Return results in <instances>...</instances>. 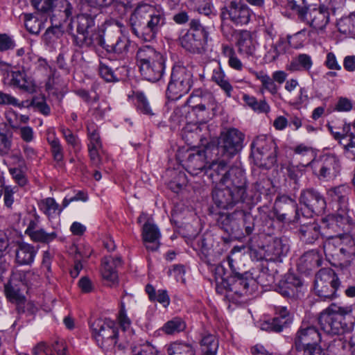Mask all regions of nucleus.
<instances>
[{"mask_svg": "<svg viewBox=\"0 0 355 355\" xmlns=\"http://www.w3.org/2000/svg\"><path fill=\"white\" fill-rule=\"evenodd\" d=\"M202 89L198 88L194 89L189 98L187 101V104L192 108V111L196 113L198 116V105L200 104V98L202 94Z\"/></svg>", "mask_w": 355, "mask_h": 355, "instance_id": "bf43d9fd", "label": "nucleus"}, {"mask_svg": "<svg viewBox=\"0 0 355 355\" xmlns=\"http://www.w3.org/2000/svg\"><path fill=\"white\" fill-rule=\"evenodd\" d=\"M245 135L236 128H232L220 133L217 150L227 159L235 155L243 148Z\"/></svg>", "mask_w": 355, "mask_h": 355, "instance_id": "ddd939ff", "label": "nucleus"}, {"mask_svg": "<svg viewBox=\"0 0 355 355\" xmlns=\"http://www.w3.org/2000/svg\"><path fill=\"white\" fill-rule=\"evenodd\" d=\"M300 202L312 213L321 214L325 209L326 201L323 196L313 189H307L301 192Z\"/></svg>", "mask_w": 355, "mask_h": 355, "instance_id": "6ab92c4d", "label": "nucleus"}, {"mask_svg": "<svg viewBox=\"0 0 355 355\" xmlns=\"http://www.w3.org/2000/svg\"><path fill=\"white\" fill-rule=\"evenodd\" d=\"M352 306H340L331 303L318 317L321 329L328 334L339 335L347 329L345 316L352 313Z\"/></svg>", "mask_w": 355, "mask_h": 355, "instance_id": "423d86ee", "label": "nucleus"}, {"mask_svg": "<svg viewBox=\"0 0 355 355\" xmlns=\"http://www.w3.org/2000/svg\"><path fill=\"white\" fill-rule=\"evenodd\" d=\"M137 64L141 76L150 82H157L164 76L165 59L150 46L140 47L136 54Z\"/></svg>", "mask_w": 355, "mask_h": 355, "instance_id": "39448f33", "label": "nucleus"}, {"mask_svg": "<svg viewBox=\"0 0 355 355\" xmlns=\"http://www.w3.org/2000/svg\"><path fill=\"white\" fill-rule=\"evenodd\" d=\"M132 33L139 38L150 42L166 23L163 9L148 3L139 4L130 17Z\"/></svg>", "mask_w": 355, "mask_h": 355, "instance_id": "7ed1b4c3", "label": "nucleus"}, {"mask_svg": "<svg viewBox=\"0 0 355 355\" xmlns=\"http://www.w3.org/2000/svg\"><path fill=\"white\" fill-rule=\"evenodd\" d=\"M186 329L185 322L175 317L167 321L161 328V331L167 335H173L183 331Z\"/></svg>", "mask_w": 355, "mask_h": 355, "instance_id": "58836bf2", "label": "nucleus"}, {"mask_svg": "<svg viewBox=\"0 0 355 355\" xmlns=\"http://www.w3.org/2000/svg\"><path fill=\"white\" fill-rule=\"evenodd\" d=\"M207 173L213 182H220L222 176L227 172V164L224 159L208 162Z\"/></svg>", "mask_w": 355, "mask_h": 355, "instance_id": "2f4dec72", "label": "nucleus"}, {"mask_svg": "<svg viewBox=\"0 0 355 355\" xmlns=\"http://www.w3.org/2000/svg\"><path fill=\"white\" fill-rule=\"evenodd\" d=\"M76 26L78 33L76 37V44L80 47H90L96 44V35L98 33H92L91 29L94 26V19L87 14H80L72 21Z\"/></svg>", "mask_w": 355, "mask_h": 355, "instance_id": "4468645a", "label": "nucleus"}, {"mask_svg": "<svg viewBox=\"0 0 355 355\" xmlns=\"http://www.w3.org/2000/svg\"><path fill=\"white\" fill-rule=\"evenodd\" d=\"M245 103L257 113H268L270 110V105L266 100L257 101L253 96L247 94H244L242 97Z\"/></svg>", "mask_w": 355, "mask_h": 355, "instance_id": "e433bc0d", "label": "nucleus"}, {"mask_svg": "<svg viewBox=\"0 0 355 355\" xmlns=\"http://www.w3.org/2000/svg\"><path fill=\"white\" fill-rule=\"evenodd\" d=\"M289 250L287 241L282 238H269L266 243L259 245H251L249 254L252 260L266 261H279L285 257Z\"/></svg>", "mask_w": 355, "mask_h": 355, "instance_id": "0eeeda50", "label": "nucleus"}, {"mask_svg": "<svg viewBox=\"0 0 355 355\" xmlns=\"http://www.w3.org/2000/svg\"><path fill=\"white\" fill-rule=\"evenodd\" d=\"M252 154L257 166L269 168L275 164L277 158V145L266 135H259L251 144Z\"/></svg>", "mask_w": 355, "mask_h": 355, "instance_id": "1a4fd4ad", "label": "nucleus"}, {"mask_svg": "<svg viewBox=\"0 0 355 355\" xmlns=\"http://www.w3.org/2000/svg\"><path fill=\"white\" fill-rule=\"evenodd\" d=\"M349 193V187L345 185L327 191L328 196L337 203L336 214L327 216V227L338 232L337 235L329 236L323 243V251L327 258L343 259L355 256L354 240L349 235L341 233L348 231L352 223L348 205Z\"/></svg>", "mask_w": 355, "mask_h": 355, "instance_id": "f257e3e1", "label": "nucleus"}, {"mask_svg": "<svg viewBox=\"0 0 355 355\" xmlns=\"http://www.w3.org/2000/svg\"><path fill=\"white\" fill-rule=\"evenodd\" d=\"M322 335L318 329L307 322H302L297 331L293 345L297 352H301L304 345L320 343Z\"/></svg>", "mask_w": 355, "mask_h": 355, "instance_id": "f3484780", "label": "nucleus"}, {"mask_svg": "<svg viewBox=\"0 0 355 355\" xmlns=\"http://www.w3.org/2000/svg\"><path fill=\"white\" fill-rule=\"evenodd\" d=\"M92 337L104 351H111L116 346L119 337L118 324L111 320L97 319L90 324Z\"/></svg>", "mask_w": 355, "mask_h": 355, "instance_id": "6e6552de", "label": "nucleus"}, {"mask_svg": "<svg viewBox=\"0 0 355 355\" xmlns=\"http://www.w3.org/2000/svg\"><path fill=\"white\" fill-rule=\"evenodd\" d=\"M168 355H195L193 347L184 342L175 341L166 347Z\"/></svg>", "mask_w": 355, "mask_h": 355, "instance_id": "4c0bfd02", "label": "nucleus"}, {"mask_svg": "<svg viewBox=\"0 0 355 355\" xmlns=\"http://www.w3.org/2000/svg\"><path fill=\"white\" fill-rule=\"evenodd\" d=\"M30 106L37 108L42 114L48 116L50 114V107L46 103L43 98H33L30 103Z\"/></svg>", "mask_w": 355, "mask_h": 355, "instance_id": "0e129e2a", "label": "nucleus"}, {"mask_svg": "<svg viewBox=\"0 0 355 355\" xmlns=\"http://www.w3.org/2000/svg\"><path fill=\"white\" fill-rule=\"evenodd\" d=\"M302 286V280L297 276L290 274L286 277L285 282L282 283L279 289V293L283 296L295 298L300 297Z\"/></svg>", "mask_w": 355, "mask_h": 355, "instance_id": "5701e85b", "label": "nucleus"}, {"mask_svg": "<svg viewBox=\"0 0 355 355\" xmlns=\"http://www.w3.org/2000/svg\"><path fill=\"white\" fill-rule=\"evenodd\" d=\"M87 138L89 142L87 147H97L102 148V141L99 135V131L97 125L94 123H89L87 126Z\"/></svg>", "mask_w": 355, "mask_h": 355, "instance_id": "49530a36", "label": "nucleus"}, {"mask_svg": "<svg viewBox=\"0 0 355 355\" xmlns=\"http://www.w3.org/2000/svg\"><path fill=\"white\" fill-rule=\"evenodd\" d=\"M0 105H13L19 108L25 107L24 102H20L17 98L11 94L0 91Z\"/></svg>", "mask_w": 355, "mask_h": 355, "instance_id": "6e6d98bb", "label": "nucleus"}, {"mask_svg": "<svg viewBox=\"0 0 355 355\" xmlns=\"http://www.w3.org/2000/svg\"><path fill=\"white\" fill-rule=\"evenodd\" d=\"M188 33H193L199 37L207 40L208 32L205 26H203L198 19H192L190 21V30Z\"/></svg>", "mask_w": 355, "mask_h": 355, "instance_id": "13d9d810", "label": "nucleus"}, {"mask_svg": "<svg viewBox=\"0 0 355 355\" xmlns=\"http://www.w3.org/2000/svg\"><path fill=\"white\" fill-rule=\"evenodd\" d=\"M328 128L334 138L339 141V143L341 145V142H345L347 137L349 136L351 125L350 124L345 123L342 128H338L334 127L333 125H328Z\"/></svg>", "mask_w": 355, "mask_h": 355, "instance_id": "8fccbe9b", "label": "nucleus"}, {"mask_svg": "<svg viewBox=\"0 0 355 355\" xmlns=\"http://www.w3.org/2000/svg\"><path fill=\"white\" fill-rule=\"evenodd\" d=\"M353 103L347 97H340L334 105V110L339 112H347L352 110Z\"/></svg>", "mask_w": 355, "mask_h": 355, "instance_id": "69168bd1", "label": "nucleus"}, {"mask_svg": "<svg viewBox=\"0 0 355 355\" xmlns=\"http://www.w3.org/2000/svg\"><path fill=\"white\" fill-rule=\"evenodd\" d=\"M207 40L199 37L193 33H187L180 38V44L187 51L193 53H200Z\"/></svg>", "mask_w": 355, "mask_h": 355, "instance_id": "bb28decb", "label": "nucleus"}, {"mask_svg": "<svg viewBox=\"0 0 355 355\" xmlns=\"http://www.w3.org/2000/svg\"><path fill=\"white\" fill-rule=\"evenodd\" d=\"M58 236V234L56 231L47 232L44 228L40 227L29 238L33 242L49 244L55 240Z\"/></svg>", "mask_w": 355, "mask_h": 355, "instance_id": "ea45409f", "label": "nucleus"}, {"mask_svg": "<svg viewBox=\"0 0 355 355\" xmlns=\"http://www.w3.org/2000/svg\"><path fill=\"white\" fill-rule=\"evenodd\" d=\"M59 130L67 145L71 146L75 153L79 152L82 149L81 140L78 135L73 133L71 130L64 125H61L59 128Z\"/></svg>", "mask_w": 355, "mask_h": 355, "instance_id": "c9c22d12", "label": "nucleus"}, {"mask_svg": "<svg viewBox=\"0 0 355 355\" xmlns=\"http://www.w3.org/2000/svg\"><path fill=\"white\" fill-rule=\"evenodd\" d=\"M247 198L245 173L239 167H232L225 172L220 179V185L212 191L214 204L223 209L245 202Z\"/></svg>", "mask_w": 355, "mask_h": 355, "instance_id": "f03ea898", "label": "nucleus"}, {"mask_svg": "<svg viewBox=\"0 0 355 355\" xmlns=\"http://www.w3.org/2000/svg\"><path fill=\"white\" fill-rule=\"evenodd\" d=\"M237 46L239 52L247 57L252 56L255 52L256 44L248 31L241 32Z\"/></svg>", "mask_w": 355, "mask_h": 355, "instance_id": "c756f323", "label": "nucleus"}, {"mask_svg": "<svg viewBox=\"0 0 355 355\" xmlns=\"http://www.w3.org/2000/svg\"><path fill=\"white\" fill-rule=\"evenodd\" d=\"M294 13H296L301 20L306 21L317 31H322L329 21V12L328 9L324 6L310 9L306 8L304 4Z\"/></svg>", "mask_w": 355, "mask_h": 355, "instance_id": "2eb2a0df", "label": "nucleus"}, {"mask_svg": "<svg viewBox=\"0 0 355 355\" xmlns=\"http://www.w3.org/2000/svg\"><path fill=\"white\" fill-rule=\"evenodd\" d=\"M313 174L320 181L328 182L337 177L340 171V162L335 153H324L310 163Z\"/></svg>", "mask_w": 355, "mask_h": 355, "instance_id": "f8f14e48", "label": "nucleus"}, {"mask_svg": "<svg viewBox=\"0 0 355 355\" xmlns=\"http://www.w3.org/2000/svg\"><path fill=\"white\" fill-rule=\"evenodd\" d=\"M98 71L100 76L107 82H114L119 80L112 69L103 62L100 63Z\"/></svg>", "mask_w": 355, "mask_h": 355, "instance_id": "e2e57ef3", "label": "nucleus"}, {"mask_svg": "<svg viewBox=\"0 0 355 355\" xmlns=\"http://www.w3.org/2000/svg\"><path fill=\"white\" fill-rule=\"evenodd\" d=\"M37 205L39 209L46 216L49 220L59 216L62 211V208L53 198H44Z\"/></svg>", "mask_w": 355, "mask_h": 355, "instance_id": "c85d7f7f", "label": "nucleus"}, {"mask_svg": "<svg viewBox=\"0 0 355 355\" xmlns=\"http://www.w3.org/2000/svg\"><path fill=\"white\" fill-rule=\"evenodd\" d=\"M132 355H162L159 351L149 343L132 346Z\"/></svg>", "mask_w": 355, "mask_h": 355, "instance_id": "de8ad7c7", "label": "nucleus"}, {"mask_svg": "<svg viewBox=\"0 0 355 355\" xmlns=\"http://www.w3.org/2000/svg\"><path fill=\"white\" fill-rule=\"evenodd\" d=\"M313 65L311 57L305 53H301L294 58L287 67L291 71H309Z\"/></svg>", "mask_w": 355, "mask_h": 355, "instance_id": "72a5a7b5", "label": "nucleus"}, {"mask_svg": "<svg viewBox=\"0 0 355 355\" xmlns=\"http://www.w3.org/2000/svg\"><path fill=\"white\" fill-rule=\"evenodd\" d=\"M208 149L198 150L195 153L189 154L185 162V168L192 175H198L202 172L207 173V158Z\"/></svg>", "mask_w": 355, "mask_h": 355, "instance_id": "aec40b11", "label": "nucleus"}, {"mask_svg": "<svg viewBox=\"0 0 355 355\" xmlns=\"http://www.w3.org/2000/svg\"><path fill=\"white\" fill-rule=\"evenodd\" d=\"M202 95L200 96V104H198L199 110L198 116L204 117V113L207 112V110H214L215 109L216 101L214 95L206 89H202ZM200 120L205 121V119L202 118Z\"/></svg>", "mask_w": 355, "mask_h": 355, "instance_id": "f704fd0d", "label": "nucleus"}, {"mask_svg": "<svg viewBox=\"0 0 355 355\" xmlns=\"http://www.w3.org/2000/svg\"><path fill=\"white\" fill-rule=\"evenodd\" d=\"M243 216V211H235L232 213L220 212L217 218L218 224L225 232L233 233L239 228L238 220Z\"/></svg>", "mask_w": 355, "mask_h": 355, "instance_id": "b1692460", "label": "nucleus"}, {"mask_svg": "<svg viewBox=\"0 0 355 355\" xmlns=\"http://www.w3.org/2000/svg\"><path fill=\"white\" fill-rule=\"evenodd\" d=\"M287 49L286 41L280 37L275 43H274L270 49L267 51V56L271 60H276L280 55L286 53Z\"/></svg>", "mask_w": 355, "mask_h": 355, "instance_id": "09e8293b", "label": "nucleus"}, {"mask_svg": "<svg viewBox=\"0 0 355 355\" xmlns=\"http://www.w3.org/2000/svg\"><path fill=\"white\" fill-rule=\"evenodd\" d=\"M24 24L27 31L31 34H39L41 31V21L33 14H25Z\"/></svg>", "mask_w": 355, "mask_h": 355, "instance_id": "3c124183", "label": "nucleus"}, {"mask_svg": "<svg viewBox=\"0 0 355 355\" xmlns=\"http://www.w3.org/2000/svg\"><path fill=\"white\" fill-rule=\"evenodd\" d=\"M57 0H31L33 7L38 11L48 12L52 11Z\"/></svg>", "mask_w": 355, "mask_h": 355, "instance_id": "4d7b16f0", "label": "nucleus"}, {"mask_svg": "<svg viewBox=\"0 0 355 355\" xmlns=\"http://www.w3.org/2000/svg\"><path fill=\"white\" fill-rule=\"evenodd\" d=\"M37 250L31 244L26 243H19L16 249V261L19 265L31 264L36 255Z\"/></svg>", "mask_w": 355, "mask_h": 355, "instance_id": "393cba45", "label": "nucleus"}, {"mask_svg": "<svg viewBox=\"0 0 355 355\" xmlns=\"http://www.w3.org/2000/svg\"><path fill=\"white\" fill-rule=\"evenodd\" d=\"M122 264L120 257H105L102 261L101 275L110 285L115 284L118 280L116 268Z\"/></svg>", "mask_w": 355, "mask_h": 355, "instance_id": "4be33fe9", "label": "nucleus"}, {"mask_svg": "<svg viewBox=\"0 0 355 355\" xmlns=\"http://www.w3.org/2000/svg\"><path fill=\"white\" fill-rule=\"evenodd\" d=\"M15 182L20 187L26 185L28 182L25 173L20 168L10 167L8 169Z\"/></svg>", "mask_w": 355, "mask_h": 355, "instance_id": "052dcab7", "label": "nucleus"}, {"mask_svg": "<svg viewBox=\"0 0 355 355\" xmlns=\"http://www.w3.org/2000/svg\"><path fill=\"white\" fill-rule=\"evenodd\" d=\"M225 272L222 266H217L215 269L216 290L223 294L225 291L227 297H233V294L241 297L251 294L257 288L255 279L248 272L234 276L231 282L224 277Z\"/></svg>", "mask_w": 355, "mask_h": 355, "instance_id": "20e7f679", "label": "nucleus"}, {"mask_svg": "<svg viewBox=\"0 0 355 355\" xmlns=\"http://www.w3.org/2000/svg\"><path fill=\"white\" fill-rule=\"evenodd\" d=\"M300 260L306 264L307 269L312 270L322 265V256L318 250H312L306 252Z\"/></svg>", "mask_w": 355, "mask_h": 355, "instance_id": "a19ab883", "label": "nucleus"}, {"mask_svg": "<svg viewBox=\"0 0 355 355\" xmlns=\"http://www.w3.org/2000/svg\"><path fill=\"white\" fill-rule=\"evenodd\" d=\"M345 156L352 160H355V139L349 138L347 142H341Z\"/></svg>", "mask_w": 355, "mask_h": 355, "instance_id": "774afa93", "label": "nucleus"}, {"mask_svg": "<svg viewBox=\"0 0 355 355\" xmlns=\"http://www.w3.org/2000/svg\"><path fill=\"white\" fill-rule=\"evenodd\" d=\"M291 323V322L286 320L284 318H280L275 316L272 320L264 322L261 324V329L266 331L280 332Z\"/></svg>", "mask_w": 355, "mask_h": 355, "instance_id": "37998d69", "label": "nucleus"}, {"mask_svg": "<svg viewBox=\"0 0 355 355\" xmlns=\"http://www.w3.org/2000/svg\"><path fill=\"white\" fill-rule=\"evenodd\" d=\"M15 132H17L21 139L26 144L35 141V134L34 130L29 125H19Z\"/></svg>", "mask_w": 355, "mask_h": 355, "instance_id": "864d4df0", "label": "nucleus"}, {"mask_svg": "<svg viewBox=\"0 0 355 355\" xmlns=\"http://www.w3.org/2000/svg\"><path fill=\"white\" fill-rule=\"evenodd\" d=\"M1 188L3 189L4 205L10 208L14 202V194L17 192V188L5 184Z\"/></svg>", "mask_w": 355, "mask_h": 355, "instance_id": "680f3d73", "label": "nucleus"}, {"mask_svg": "<svg viewBox=\"0 0 355 355\" xmlns=\"http://www.w3.org/2000/svg\"><path fill=\"white\" fill-rule=\"evenodd\" d=\"M103 47L108 53L116 55L119 58H123L127 55L130 46V41L125 35H119L113 42L105 40L102 35H96V44Z\"/></svg>", "mask_w": 355, "mask_h": 355, "instance_id": "a211bd4d", "label": "nucleus"}, {"mask_svg": "<svg viewBox=\"0 0 355 355\" xmlns=\"http://www.w3.org/2000/svg\"><path fill=\"white\" fill-rule=\"evenodd\" d=\"M200 349L203 355H216L219 342L216 336L211 334H204L200 340Z\"/></svg>", "mask_w": 355, "mask_h": 355, "instance_id": "7c9ffc66", "label": "nucleus"}, {"mask_svg": "<svg viewBox=\"0 0 355 355\" xmlns=\"http://www.w3.org/2000/svg\"><path fill=\"white\" fill-rule=\"evenodd\" d=\"M46 140L50 146L53 160L57 164L62 163L64 159V149L53 128H50L47 130Z\"/></svg>", "mask_w": 355, "mask_h": 355, "instance_id": "a878e982", "label": "nucleus"}, {"mask_svg": "<svg viewBox=\"0 0 355 355\" xmlns=\"http://www.w3.org/2000/svg\"><path fill=\"white\" fill-rule=\"evenodd\" d=\"M223 53L228 58V64L232 69L236 71H241L243 69V63L237 57L233 48L229 46H223Z\"/></svg>", "mask_w": 355, "mask_h": 355, "instance_id": "a18cd8bd", "label": "nucleus"}, {"mask_svg": "<svg viewBox=\"0 0 355 355\" xmlns=\"http://www.w3.org/2000/svg\"><path fill=\"white\" fill-rule=\"evenodd\" d=\"M6 297L12 302L20 301L21 295L20 293L19 285L16 282H8L5 286Z\"/></svg>", "mask_w": 355, "mask_h": 355, "instance_id": "603ef678", "label": "nucleus"}, {"mask_svg": "<svg viewBox=\"0 0 355 355\" xmlns=\"http://www.w3.org/2000/svg\"><path fill=\"white\" fill-rule=\"evenodd\" d=\"M211 80L225 92L227 97L230 98L232 96L233 87L220 65L213 69Z\"/></svg>", "mask_w": 355, "mask_h": 355, "instance_id": "cd10ccee", "label": "nucleus"}, {"mask_svg": "<svg viewBox=\"0 0 355 355\" xmlns=\"http://www.w3.org/2000/svg\"><path fill=\"white\" fill-rule=\"evenodd\" d=\"M253 74L256 78L260 80L262 85V89L267 90L271 94H275L277 92L278 88L275 81L267 73L263 71H254Z\"/></svg>", "mask_w": 355, "mask_h": 355, "instance_id": "c03bdc74", "label": "nucleus"}, {"mask_svg": "<svg viewBox=\"0 0 355 355\" xmlns=\"http://www.w3.org/2000/svg\"><path fill=\"white\" fill-rule=\"evenodd\" d=\"M220 20H230L236 26H243L249 23L251 10L243 3L232 1L220 9Z\"/></svg>", "mask_w": 355, "mask_h": 355, "instance_id": "dca6fc26", "label": "nucleus"}, {"mask_svg": "<svg viewBox=\"0 0 355 355\" xmlns=\"http://www.w3.org/2000/svg\"><path fill=\"white\" fill-rule=\"evenodd\" d=\"M132 97L136 101L137 109L139 112L148 116L153 115L149 102L142 92H132Z\"/></svg>", "mask_w": 355, "mask_h": 355, "instance_id": "79ce46f5", "label": "nucleus"}, {"mask_svg": "<svg viewBox=\"0 0 355 355\" xmlns=\"http://www.w3.org/2000/svg\"><path fill=\"white\" fill-rule=\"evenodd\" d=\"M340 282L331 268H322L315 275L314 291L322 300H331L337 297Z\"/></svg>", "mask_w": 355, "mask_h": 355, "instance_id": "9b49d317", "label": "nucleus"}, {"mask_svg": "<svg viewBox=\"0 0 355 355\" xmlns=\"http://www.w3.org/2000/svg\"><path fill=\"white\" fill-rule=\"evenodd\" d=\"M40 217L35 212L28 214V217L27 218V224L26 229L25 230V234L30 236L35 231L40 228Z\"/></svg>", "mask_w": 355, "mask_h": 355, "instance_id": "5fc2aeb1", "label": "nucleus"}, {"mask_svg": "<svg viewBox=\"0 0 355 355\" xmlns=\"http://www.w3.org/2000/svg\"><path fill=\"white\" fill-rule=\"evenodd\" d=\"M193 84L192 72L183 66H175L172 69L168 84L166 96L171 101H177L187 94Z\"/></svg>", "mask_w": 355, "mask_h": 355, "instance_id": "9d476101", "label": "nucleus"}, {"mask_svg": "<svg viewBox=\"0 0 355 355\" xmlns=\"http://www.w3.org/2000/svg\"><path fill=\"white\" fill-rule=\"evenodd\" d=\"M142 239L147 250L156 251L160 246L161 232L158 227L148 220L142 227Z\"/></svg>", "mask_w": 355, "mask_h": 355, "instance_id": "412c9836", "label": "nucleus"}, {"mask_svg": "<svg viewBox=\"0 0 355 355\" xmlns=\"http://www.w3.org/2000/svg\"><path fill=\"white\" fill-rule=\"evenodd\" d=\"M300 232L302 240L306 243H312L320 236V226L315 222L303 224L300 227Z\"/></svg>", "mask_w": 355, "mask_h": 355, "instance_id": "473e14b6", "label": "nucleus"}, {"mask_svg": "<svg viewBox=\"0 0 355 355\" xmlns=\"http://www.w3.org/2000/svg\"><path fill=\"white\" fill-rule=\"evenodd\" d=\"M301 351L303 352L302 355H325V352L320 343L304 345Z\"/></svg>", "mask_w": 355, "mask_h": 355, "instance_id": "338daca9", "label": "nucleus"}]
</instances>
